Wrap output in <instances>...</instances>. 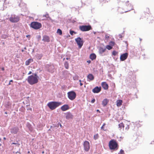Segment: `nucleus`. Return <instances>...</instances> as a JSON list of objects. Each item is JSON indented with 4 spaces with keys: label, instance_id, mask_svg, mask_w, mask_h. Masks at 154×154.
<instances>
[{
    "label": "nucleus",
    "instance_id": "52",
    "mask_svg": "<svg viewBox=\"0 0 154 154\" xmlns=\"http://www.w3.org/2000/svg\"><path fill=\"white\" fill-rule=\"evenodd\" d=\"M132 8H132V6H131V9L132 10V9H133Z\"/></svg>",
    "mask_w": 154,
    "mask_h": 154
},
{
    "label": "nucleus",
    "instance_id": "20",
    "mask_svg": "<svg viewBox=\"0 0 154 154\" xmlns=\"http://www.w3.org/2000/svg\"><path fill=\"white\" fill-rule=\"evenodd\" d=\"M122 101L121 100H119L117 101L116 105L117 106L119 107L122 105Z\"/></svg>",
    "mask_w": 154,
    "mask_h": 154
},
{
    "label": "nucleus",
    "instance_id": "34",
    "mask_svg": "<svg viewBox=\"0 0 154 154\" xmlns=\"http://www.w3.org/2000/svg\"><path fill=\"white\" fill-rule=\"evenodd\" d=\"M95 99H94L91 101V102L92 103H93L95 102Z\"/></svg>",
    "mask_w": 154,
    "mask_h": 154
},
{
    "label": "nucleus",
    "instance_id": "14",
    "mask_svg": "<svg viewBox=\"0 0 154 154\" xmlns=\"http://www.w3.org/2000/svg\"><path fill=\"white\" fill-rule=\"evenodd\" d=\"M73 115L70 112H67L66 113V118L67 119H72Z\"/></svg>",
    "mask_w": 154,
    "mask_h": 154
},
{
    "label": "nucleus",
    "instance_id": "27",
    "mask_svg": "<svg viewBox=\"0 0 154 154\" xmlns=\"http://www.w3.org/2000/svg\"><path fill=\"white\" fill-rule=\"evenodd\" d=\"M119 128H120V129H121L122 127L123 128L124 127V125L122 123L119 124Z\"/></svg>",
    "mask_w": 154,
    "mask_h": 154
},
{
    "label": "nucleus",
    "instance_id": "5",
    "mask_svg": "<svg viewBox=\"0 0 154 154\" xmlns=\"http://www.w3.org/2000/svg\"><path fill=\"white\" fill-rule=\"evenodd\" d=\"M19 17L15 15H11L9 18V20L12 23H17L19 21Z\"/></svg>",
    "mask_w": 154,
    "mask_h": 154
},
{
    "label": "nucleus",
    "instance_id": "6",
    "mask_svg": "<svg viewBox=\"0 0 154 154\" xmlns=\"http://www.w3.org/2000/svg\"><path fill=\"white\" fill-rule=\"evenodd\" d=\"M79 29L82 31L84 32L89 31L92 29L90 25H83L80 26Z\"/></svg>",
    "mask_w": 154,
    "mask_h": 154
},
{
    "label": "nucleus",
    "instance_id": "57",
    "mask_svg": "<svg viewBox=\"0 0 154 154\" xmlns=\"http://www.w3.org/2000/svg\"><path fill=\"white\" fill-rule=\"evenodd\" d=\"M66 59L67 60H68V59H69V58H66Z\"/></svg>",
    "mask_w": 154,
    "mask_h": 154
},
{
    "label": "nucleus",
    "instance_id": "55",
    "mask_svg": "<svg viewBox=\"0 0 154 154\" xmlns=\"http://www.w3.org/2000/svg\"><path fill=\"white\" fill-rule=\"evenodd\" d=\"M24 49H26V47H25V48H24Z\"/></svg>",
    "mask_w": 154,
    "mask_h": 154
},
{
    "label": "nucleus",
    "instance_id": "17",
    "mask_svg": "<svg viewBox=\"0 0 154 154\" xmlns=\"http://www.w3.org/2000/svg\"><path fill=\"white\" fill-rule=\"evenodd\" d=\"M42 40L44 42H48L50 41L49 38L48 36L45 35L43 36Z\"/></svg>",
    "mask_w": 154,
    "mask_h": 154
},
{
    "label": "nucleus",
    "instance_id": "40",
    "mask_svg": "<svg viewBox=\"0 0 154 154\" xmlns=\"http://www.w3.org/2000/svg\"><path fill=\"white\" fill-rule=\"evenodd\" d=\"M13 82V80H11L10 81V82H9V85H10L11 84V82Z\"/></svg>",
    "mask_w": 154,
    "mask_h": 154
},
{
    "label": "nucleus",
    "instance_id": "54",
    "mask_svg": "<svg viewBox=\"0 0 154 154\" xmlns=\"http://www.w3.org/2000/svg\"><path fill=\"white\" fill-rule=\"evenodd\" d=\"M30 153V152L29 151L28 152V153Z\"/></svg>",
    "mask_w": 154,
    "mask_h": 154
},
{
    "label": "nucleus",
    "instance_id": "22",
    "mask_svg": "<svg viewBox=\"0 0 154 154\" xmlns=\"http://www.w3.org/2000/svg\"><path fill=\"white\" fill-rule=\"evenodd\" d=\"M106 50V48L100 47L99 49V53L102 54L105 52Z\"/></svg>",
    "mask_w": 154,
    "mask_h": 154
},
{
    "label": "nucleus",
    "instance_id": "4",
    "mask_svg": "<svg viewBox=\"0 0 154 154\" xmlns=\"http://www.w3.org/2000/svg\"><path fill=\"white\" fill-rule=\"evenodd\" d=\"M30 26L35 29H37L40 28L42 26L41 23L37 22H33L31 23Z\"/></svg>",
    "mask_w": 154,
    "mask_h": 154
},
{
    "label": "nucleus",
    "instance_id": "3",
    "mask_svg": "<svg viewBox=\"0 0 154 154\" xmlns=\"http://www.w3.org/2000/svg\"><path fill=\"white\" fill-rule=\"evenodd\" d=\"M118 146L116 142L114 140H112L109 143V146L111 149H115Z\"/></svg>",
    "mask_w": 154,
    "mask_h": 154
},
{
    "label": "nucleus",
    "instance_id": "31",
    "mask_svg": "<svg viewBox=\"0 0 154 154\" xmlns=\"http://www.w3.org/2000/svg\"><path fill=\"white\" fill-rule=\"evenodd\" d=\"M117 54V52L115 51H113L112 52V54L114 56L116 55Z\"/></svg>",
    "mask_w": 154,
    "mask_h": 154
},
{
    "label": "nucleus",
    "instance_id": "26",
    "mask_svg": "<svg viewBox=\"0 0 154 154\" xmlns=\"http://www.w3.org/2000/svg\"><path fill=\"white\" fill-rule=\"evenodd\" d=\"M57 32L60 35H61L62 34V31L60 29H58L57 30Z\"/></svg>",
    "mask_w": 154,
    "mask_h": 154
},
{
    "label": "nucleus",
    "instance_id": "23",
    "mask_svg": "<svg viewBox=\"0 0 154 154\" xmlns=\"http://www.w3.org/2000/svg\"><path fill=\"white\" fill-rule=\"evenodd\" d=\"M108 103V101L107 99H104L102 101V105L104 106H105Z\"/></svg>",
    "mask_w": 154,
    "mask_h": 154
},
{
    "label": "nucleus",
    "instance_id": "53",
    "mask_svg": "<svg viewBox=\"0 0 154 154\" xmlns=\"http://www.w3.org/2000/svg\"><path fill=\"white\" fill-rule=\"evenodd\" d=\"M79 81L80 82H81V80H79Z\"/></svg>",
    "mask_w": 154,
    "mask_h": 154
},
{
    "label": "nucleus",
    "instance_id": "50",
    "mask_svg": "<svg viewBox=\"0 0 154 154\" xmlns=\"http://www.w3.org/2000/svg\"><path fill=\"white\" fill-rule=\"evenodd\" d=\"M94 34H96V32H94Z\"/></svg>",
    "mask_w": 154,
    "mask_h": 154
},
{
    "label": "nucleus",
    "instance_id": "32",
    "mask_svg": "<svg viewBox=\"0 0 154 154\" xmlns=\"http://www.w3.org/2000/svg\"><path fill=\"white\" fill-rule=\"evenodd\" d=\"M124 151L122 149H121L120 151V152L118 153V154H124Z\"/></svg>",
    "mask_w": 154,
    "mask_h": 154
},
{
    "label": "nucleus",
    "instance_id": "33",
    "mask_svg": "<svg viewBox=\"0 0 154 154\" xmlns=\"http://www.w3.org/2000/svg\"><path fill=\"white\" fill-rule=\"evenodd\" d=\"M37 37L38 40H39V39H40L41 38V36L40 35H38L37 36Z\"/></svg>",
    "mask_w": 154,
    "mask_h": 154
},
{
    "label": "nucleus",
    "instance_id": "41",
    "mask_svg": "<svg viewBox=\"0 0 154 154\" xmlns=\"http://www.w3.org/2000/svg\"><path fill=\"white\" fill-rule=\"evenodd\" d=\"M87 62L88 63H91V61L90 60H88V61H87Z\"/></svg>",
    "mask_w": 154,
    "mask_h": 154
},
{
    "label": "nucleus",
    "instance_id": "10",
    "mask_svg": "<svg viewBox=\"0 0 154 154\" xmlns=\"http://www.w3.org/2000/svg\"><path fill=\"white\" fill-rule=\"evenodd\" d=\"M47 70L49 72L53 73L54 72V66L53 65H48L46 66Z\"/></svg>",
    "mask_w": 154,
    "mask_h": 154
},
{
    "label": "nucleus",
    "instance_id": "44",
    "mask_svg": "<svg viewBox=\"0 0 154 154\" xmlns=\"http://www.w3.org/2000/svg\"><path fill=\"white\" fill-rule=\"evenodd\" d=\"M26 37H27L28 38V37H30V35H27L26 36Z\"/></svg>",
    "mask_w": 154,
    "mask_h": 154
},
{
    "label": "nucleus",
    "instance_id": "42",
    "mask_svg": "<svg viewBox=\"0 0 154 154\" xmlns=\"http://www.w3.org/2000/svg\"><path fill=\"white\" fill-rule=\"evenodd\" d=\"M32 73L31 71H29V72L28 73V75H30Z\"/></svg>",
    "mask_w": 154,
    "mask_h": 154
},
{
    "label": "nucleus",
    "instance_id": "24",
    "mask_svg": "<svg viewBox=\"0 0 154 154\" xmlns=\"http://www.w3.org/2000/svg\"><path fill=\"white\" fill-rule=\"evenodd\" d=\"M32 61V60L31 59H29L27 60H26V65H29L30 63Z\"/></svg>",
    "mask_w": 154,
    "mask_h": 154
},
{
    "label": "nucleus",
    "instance_id": "21",
    "mask_svg": "<svg viewBox=\"0 0 154 154\" xmlns=\"http://www.w3.org/2000/svg\"><path fill=\"white\" fill-rule=\"evenodd\" d=\"M90 58L91 60H93L96 58V55L94 54H92L90 55Z\"/></svg>",
    "mask_w": 154,
    "mask_h": 154
},
{
    "label": "nucleus",
    "instance_id": "9",
    "mask_svg": "<svg viewBox=\"0 0 154 154\" xmlns=\"http://www.w3.org/2000/svg\"><path fill=\"white\" fill-rule=\"evenodd\" d=\"M84 150L86 151H88L90 149L89 143L88 141H85L84 143Z\"/></svg>",
    "mask_w": 154,
    "mask_h": 154
},
{
    "label": "nucleus",
    "instance_id": "1",
    "mask_svg": "<svg viewBox=\"0 0 154 154\" xmlns=\"http://www.w3.org/2000/svg\"><path fill=\"white\" fill-rule=\"evenodd\" d=\"M33 75L29 76L27 79V81L28 83L31 85L37 83L39 78L36 73H33Z\"/></svg>",
    "mask_w": 154,
    "mask_h": 154
},
{
    "label": "nucleus",
    "instance_id": "2",
    "mask_svg": "<svg viewBox=\"0 0 154 154\" xmlns=\"http://www.w3.org/2000/svg\"><path fill=\"white\" fill-rule=\"evenodd\" d=\"M61 102L52 101L48 103L47 105L50 109L53 110L61 105Z\"/></svg>",
    "mask_w": 154,
    "mask_h": 154
},
{
    "label": "nucleus",
    "instance_id": "8",
    "mask_svg": "<svg viewBox=\"0 0 154 154\" xmlns=\"http://www.w3.org/2000/svg\"><path fill=\"white\" fill-rule=\"evenodd\" d=\"M75 41L79 46V48H81L83 44V40L80 37H78L75 39Z\"/></svg>",
    "mask_w": 154,
    "mask_h": 154
},
{
    "label": "nucleus",
    "instance_id": "49",
    "mask_svg": "<svg viewBox=\"0 0 154 154\" xmlns=\"http://www.w3.org/2000/svg\"><path fill=\"white\" fill-rule=\"evenodd\" d=\"M97 112H100V111H99V110H98V109H97Z\"/></svg>",
    "mask_w": 154,
    "mask_h": 154
},
{
    "label": "nucleus",
    "instance_id": "46",
    "mask_svg": "<svg viewBox=\"0 0 154 154\" xmlns=\"http://www.w3.org/2000/svg\"><path fill=\"white\" fill-rule=\"evenodd\" d=\"M12 144H16V143H12Z\"/></svg>",
    "mask_w": 154,
    "mask_h": 154
},
{
    "label": "nucleus",
    "instance_id": "28",
    "mask_svg": "<svg viewBox=\"0 0 154 154\" xmlns=\"http://www.w3.org/2000/svg\"><path fill=\"white\" fill-rule=\"evenodd\" d=\"M70 33L71 35H73V34H76V33L75 31L72 30H70Z\"/></svg>",
    "mask_w": 154,
    "mask_h": 154
},
{
    "label": "nucleus",
    "instance_id": "11",
    "mask_svg": "<svg viewBox=\"0 0 154 154\" xmlns=\"http://www.w3.org/2000/svg\"><path fill=\"white\" fill-rule=\"evenodd\" d=\"M128 56V53H126L121 55L120 57V59L121 61H124L127 59Z\"/></svg>",
    "mask_w": 154,
    "mask_h": 154
},
{
    "label": "nucleus",
    "instance_id": "36",
    "mask_svg": "<svg viewBox=\"0 0 154 154\" xmlns=\"http://www.w3.org/2000/svg\"><path fill=\"white\" fill-rule=\"evenodd\" d=\"M42 57V56L41 55H39V56H38V57L39 58V59H40Z\"/></svg>",
    "mask_w": 154,
    "mask_h": 154
},
{
    "label": "nucleus",
    "instance_id": "30",
    "mask_svg": "<svg viewBox=\"0 0 154 154\" xmlns=\"http://www.w3.org/2000/svg\"><path fill=\"white\" fill-rule=\"evenodd\" d=\"M94 139L95 140L97 139L98 137V134H96L94 136Z\"/></svg>",
    "mask_w": 154,
    "mask_h": 154
},
{
    "label": "nucleus",
    "instance_id": "56",
    "mask_svg": "<svg viewBox=\"0 0 154 154\" xmlns=\"http://www.w3.org/2000/svg\"><path fill=\"white\" fill-rule=\"evenodd\" d=\"M1 138H0V141H1Z\"/></svg>",
    "mask_w": 154,
    "mask_h": 154
},
{
    "label": "nucleus",
    "instance_id": "15",
    "mask_svg": "<svg viewBox=\"0 0 154 154\" xmlns=\"http://www.w3.org/2000/svg\"><path fill=\"white\" fill-rule=\"evenodd\" d=\"M102 87L105 89L107 90L108 89V85L106 82H102L101 83Z\"/></svg>",
    "mask_w": 154,
    "mask_h": 154
},
{
    "label": "nucleus",
    "instance_id": "47",
    "mask_svg": "<svg viewBox=\"0 0 154 154\" xmlns=\"http://www.w3.org/2000/svg\"><path fill=\"white\" fill-rule=\"evenodd\" d=\"M105 125H106V124L104 123L103 126H104Z\"/></svg>",
    "mask_w": 154,
    "mask_h": 154
},
{
    "label": "nucleus",
    "instance_id": "7",
    "mask_svg": "<svg viewBox=\"0 0 154 154\" xmlns=\"http://www.w3.org/2000/svg\"><path fill=\"white\" fill-rule=\"evenodd\" d=\"M67 94L69 98L71 100H74L76 96L75 93L73 91L69 92L67 93Z\"/></svg>",
    "mask_w": 154,
    "mask_h": 154
},
{
    "label": "nucleus",
    "instance_id": "18",
    "mask_svg": "<svg viewBox=\"0 0 154 154\" xmlns=\"http://www.w3.org/2000/svg\"><path fill=\"white\" fill-rule=\"evenodd\" d=\"M87 78L90 81H92L94 79V77L92 74H90L88 75Z\"/></svg>",
    "mask_w": 154,
    "mask_h": 154
},
{
    "label": "nucleus",
    "instance_id": "51",
    "mask_svg": "<svg viewBox=\"0 0 154 154\" xmlns=\"http://www.w3.org/2000/svg\"><path fill=\"white\" fill-rule=\"evenodd\" d=\"M22 52H23L24 51V50H22Z\"/></svg>",
    "mask_w": 154,
    "mask_h": 154
},
{
    "label": "nucleus",
    "instance_id": "16",
    "mask_svg": "<svg viewBox=\"0 0 154 154\" xmlns=\"http://www.w3.org/2000/svg\"><path fill=\"white\" fill-rule=\"evenodd\" d=\"M69 109V106L68 105H65L61 106V109L63 111H66Z\"/></svg>",
    "mask_w": 154,
    "mask_h": 154
},
{
    "label": "nucleus",
    "instance_id": "25",
    "mask_svg": "<svg viewBox=\"0 0 154 154\" xmlns=\"http://www.w3.org/2000/svg\"><path fill=\"white\" fill-rule=\"evenodd\" d=\"M65 67L66 69H68L69 68L68 63L67 62H66L64 64Z\"/></svg>",
    "mask_w": 154,
    "mask_h": 154
},
{
    "label": "nucleus",
    "instance_id": "12",
    "mask_svg": "<svg viewBox=\"0 0 154 154\" xmlns=\"http://www.w3.org/2000/svg\"><path fill=\"white\" fill-rule=\"evenodd\" d=\"M101 90V87L97 86L92 90V92L94 93H97L99 92Z\"/></svg>",
    "mask_w": 154,
    "mask_h": 154
},
{
    "label": "nucleus",
    "instance_id": "48",
    "mask_svg": "<svg viewBox=\"0 0 154 154\" xmlns=\"http://www.w3.org/2000/svg\"><path fill=\"white\" fill-rule=\"evenodd\" d=\"M3 139L4 140H5L6 139V138L5 137H4V138H3Z\"/></svg>",
    "mask_w": 154,
    "mask_h": 154
},
{
    "label": "nucleus",
    "instance_id": "35",
    "mask_svg": "<svg viewBox=\"0 0 154 154\" xmlns=\"http://www.w3.org/2000/svg\"><path fill=\"white\" fill-rule=\"evenodd\" d=\"M105 37L107 39H108L109 38V36L107 35H105Z\"/></svg>",
    "mask_w": 154,
    "mask_h": 154
},
{
    "label": "nucleus",
    "instance_id": "43",
    "mask_svg": "<svg viewBox=\"0 0 154 154\" xmlns=\"http://www.w3.org/2000/svg\"><path fill=\"white\" fill-rule=\"evenodd\" d=\"M101 129H103V130H104V129H103V128H104V127H103V126H102L101 127Z\"/></svg>",
    "mask_w": 154,
    "mask_h": 154
},
{
    "label": "nucleus",
    "instance_id": "58",
    "mask_svg": "<svg viewBox=\"0 0 154 154\" xmlns=\"http://www.w3.org/2000/svg\"><path fill=\"white\" fill-rule=\"evenodd\" d=\"M130 10H131V9L129 10V11H130Z\"/></svg>",
    "mask_w": 154,
    "mask_h": 154
},
{
    "label": "nucleus",
    "instance_id": "45",
    "mask_svg": "<svg viewBox=\"0 0 154 154\" xmlns=\"http://www.w3.org/2000/svg\"><path fill=\"white\" fill-rule=\"evenodd\" d=\"M80 86H82L83 85L82 83L81 82L80 83Z\"/></svg>",
    "mask_w": 154,
    "mask_h": 154
},
{
    "label": "nucleus",
    "instance_id": "38",
    "mask_svg": "<svg viewBox=\"0 0 154 154\" xmlns=\"http://www.w3.org/2000/svg\"><path fill=\"white\" fill-rule=\"evenodd\" d=\"M119 38H122V35L121 34L119 35Z\"/></svg>",
    "mask_w": 154,
    "mask_h": 154
},
{
    "label": "nucleus",
    "instance_id": "19",
    "mask_svg": "<svg viewBox=\"0 0 154 154\" xmlns=\"http://www.w3.org/2000/svg\"><path fill=\"white\" fill-rule=\"evenodd\" d=\"M43 17H44L43 19H45V18H48V20H51V18L49 16V14L48 13H47L46 14L43 15Z\"/></svg>",
    "mask_w": 154,
    "mask_h": 154
},
{
    "label": "nucleus",
    "instance_id": "13",
    "mask_svg": "<svg viewBox=\"0 0 154 154\" xmlns=\"http://www.w3.org/2000/svg\"><path fill=\"white\" fill-rule=\"evenodd\" d=\"M19 129L17 127H14L11 129V132L14 134H16L18 132Z\"/></svg>",
    "mask_w": 154,
    "mask_h": 154
},
{
    "label": "nucleus",
    "instance_id": "39",
    "mask_svg": "<svg viewBox=\"0 0 154 154\" xmlns=\"http://www.w3.org/2000/svg\"><path fill=\"white\" fill-rule=\"evenodd\" d=\"M125 129L127 130H128L129 129V127L128 125H127V127H126Z\"/></svg>",
    "mask_w": 154,
    "mask_h": 154
},
{
    "label": "nucleus",
    "instance_id": "29",
    "mask_svg": "<svg viewBox=\"0 0 154 154\" xmlns=\"http://www.w3.org/2000/svg\"><path fill=\"white\" fill-rule=\"evenodd\" d=\"M106 48L109 50H110L112 48V47L110 45H107L106 46Z\"/></svg>",
    "mask_w": 154,
    "mask_h": 154
},
{
    "label": "nucleus",
    "instance_id": "37",
    "mask_svg": "<svg viewBox=\"0 0 154 154\" xmlns=\"http://www.w3.org/2000/svg\"><path fill=\"white\" fill-rule=\"evenodd\" d=\"M114 42H110V44H111V45H112H112H114Z\"/></svg>",
    "mask_w": 154,
    "mask_h": 154
}]
</instances>
